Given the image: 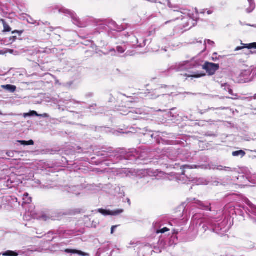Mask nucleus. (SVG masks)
<instances>
[{
	"label": "nucleus",
	"mask_w": 256,
	"mask_h": 256,
	"mask_svg": "<svg viewBox=\"0 0 256 256\" xmlns=\"http://www.w3.org/2000/svg\"><path fill=\"white\" fill-rule=\"evenodd\" d=\"M30 112H36L34 110H32V111H30Z\"/></svg>",
	"instance_id": "c85d7f7f"
},
{
	"label": "nucleus",
	"mask_w": 256,
	"mask_h": 256,
	"mask_svg": "<svg viewBox=\"0 0 256 256\" xmlns=\"http://www.w3.org/2000/svg\"><path fill=\"white\" fill-rule=\"evenodd\" d=\"M252 72V70L250 68L247 67L242 70L238 74L240 82H246L250 81L249 76L251 74Z\"/></svg>",
	"instance_id": "f257e3e1"
},
{
	"label": "nucleus",
	"mask_w": 256,
	"mask_h": 256,
	"mask_svg": "<svg viewBox=\"0 0 256 256\" xmlns=\"http://www.w3.org/2000/svg\"><path fill=\"white\" fill-rule=\"evenodd\" d=\"M24 117L26 118L28 116H40V117H46L47 114H39L38 113L36 112V113H24Z\"/></svg>",
	"instance_id": "0eeeda50"
},
{
	"label": "nucleus",
	"mask_w": 256,
	"mask_h": 256,
	"mask_svg": "<svg viewBox=\"0 0 256 256\" xmlns=\"http://www.w3.org/2000/svg\"><path fill=\"white\" fill-rule=\"evenodd\" d=\"M201 206L203 207H204V210H210V206H204L203 205V204L202 203H201Z\"/></svg>",
	"instance_id": "412c9836"
},
{
	"label": "nucleus",
	"mask_w": 256,
	"mask_h": 256,
	"mask_svg": "<svg viewBox=\"0 0 256 256\" xmlns=\"http://www.w3.org/2000/svg\"><path fill=\"white\" fill-rule=\"evenodd\" d=\"M123 210L118 209L113 211L100 208L98 212L104 216H117L123 212Z\"/></svg>",
	"instance_id": "7ed1b4c3"
},
{
	"label": "nucleus",
	"mask_w": 256,
	"mask_h": 256,
	"mask_svg": "<svg viewBox=\"0 0 256 256\" xmlns=\"http://www.w3.org/2000/svg\"><path fill=\"white\" fill-rule=\"evenodd\" d=\"M2 22H3L4 28V31L5 32H10L11 30L10 27L7 24H6V22L4 20H2Z\"/></svg>",
	"instance_id": "4468645a"
},
{
	"label": "nucleus",
	"mask_w": 256,
	"mask_h": 256,
	"mask_svg": "<svg viewBox=\"0 0 256 256\" xmlns=\"http://www.w3.org/2000/svg\"><path fill=\"white\" fill-rule=\"evenodd\" d=\"M2 88L4 90H6L11 92H14L16 90V86L14 85L11 84H7V85H2Z\"/></svg>",
	"instance_id": "423d86ee"
},
{
	"label": "nucleus",
	"mask_w": 256,
	"mask_h": 256,
	"mask_svg": "<svg viewBox=\"0 0 256 256\" xmlns=\"http://www.w3.org/2000/svg\"><path fill=\"white\" fill-rule=\"evenodd\" d=\"M12 38L13 39V41H14V40H16V36H13V37Z\"/></svg>",
	"instance_id": "bb28decb"
},
{
	"label": "nucleus",
	"mask_w": 256,
	"mask_h": 256,
	"mask_svg": "<svg viewBox=\"0 0 256 256\" xmlns=\"http://www.w3.org/2000/svg\"><path fill=\"white\" fill-rule=\"evenodd\" d=\"M23 200L24 204H30L32 202V198L28 194L26 193L24 194Z\"/></svg>",
	"instance_id": "9d476101"
},
{
	"label": "nucleus",
	"mask_w": 256,
	"mask_h": 256,
	"mask_svg": "<svg viewBox=\"0 0 256 256\" xmlns=\"http://www.w3.org/2000/svg\"><path fill=\"white\" fill-rule=\"evenodd\" d=\"M66 252L68 253H72V254H78L80 255H82L83 256H88V254L86 253H84L82 251L80 250H69L67 249L66 250Z\"/></svg>",
	"instance_id": "6e6552de"
},
{
	"label": "nucleus",
	"mask_w": 256,
	"mask_h": 256,
	"mask_svg": "<svg viewBox=\"0 0 256 256\" xmlns=\"http://www.w3.org/2000/svg\"><path fill=\"white\" fill-rule=\"evenodd\" d=\"M246 152L242 150H240L238 151H235L232 152V155L234 156H241V157H243L245 156Z\"/></svg>",
	"instance_id": "1a4fd4ad"
},
{
	"label": "nucleus",
	"mask_w": 256,
	"mask_h": 256,
	"mask_svg": "<svg viewBox=\"0 0 256 256\" xmlns=\"http://www.w3.org/2000/svg\"><path fill=\"white\" fill-rule=\"evenodd\" d=\"M184 168H193L194 167V166H187V165H186V166H183Z\"/></svg>",
	"instance_id": "393cba45"
},
{
	"label": "nucleus",
	"mask_w": 256,
	"mask_h": 256,
	"mask_svg": "<svg viewBox=\"0 0 256 256\" xmlns=\"http://www.w3.org/2000/svg\"><path fill=\"white\" fill-rule=\"evenodd\" d=\"M204 13L207 14H211L212 13V11L210 10H206L204 12Z\"/></svg>",
	"instance_id": "6ab92c4d"
},
{
	"label": "nucleus",
	"mask_w": 256,
	"mask_h": 256,
	"mask_svg": "<svg viewBox=\"0 0 256 256\" xmlns=\"http://www.w3.org/2000/svg\"><path fill=\"white\" fill-rule=\"evenodd\" d=\"M205 44L206 45L208 44V45L212 46H214V43L212 41H211L210 40H207L205 41Z\"/></svg>",
	"instance_id": "f3484780"
},
{
	"label": "nucleus",
	"mask_w": 256,
	"mask_h": 256,
	"mask_svg": "<svg viewBox=\"0 0 256 256\" xmlns=\"http://www.w3.org/2000/svg\"><path fill=\"white\" fill-rule=\"evenodd\" d=\"M221 86L224 90L228 91V93L232 96V97H230L231 98L236 99L238 98V96L236 94H233L232 90L228 84L225 83L222 84Z\"/></svg>",
	"instance_id": "20e7f679"
},
{
	"label": "nucleus",
	"mask_w": 256,
	"mask_h": 256,
	"mask_svg": "<svg viewBox=\"0 0 256 256\" xmlns=\"http://www.w3.org/2000/svg\"><path fill=\"white\" fill-rule=\"evenodd\" d=\"M22 32H23L22 30H21V31L14 30L12 32V34L17 33V34H18L20 35L22 34Z\"/></svg>",
	"instance_id": "4be33fe9"
},
{
	"label": "nucleus",
	"mask_w": 256,
	"mask_h": 256,
	"mask_svg": "<svg viewBox=\"0 0 256 256\" xmlns=\"http://www.w3.org/2000/svg\"><path fill=\"white\" fill-rule=\"evenodd\" d=\"M218 68V64L208 62L202 66V68L205 70L209 75L214 74Z\"/></svg>",
	"instance_id": "f03ea898"
},
{
	"label": "nucleus",
	"mask_w": 256,
	"mask_h": 256,
	"mask_svg": "<svg viewBox=\"0 0 256 256\" xmlns=\"http://www.w3.org/2000/svg\"><path fill=\"white\" fill-rule=\"evenodd\" d=\"M254 99H256V94L254 96Z\"/></svg>",
	"instance_id": "cd10ccee"
},
{
	"label": "nucleus",
	"mask_w": 256,
	"mask_h": 256,
	"mask_svg": "<svg viewBox=\"0 0 256 256\" xmlns=\"http://www.w3.org/2000/svg\"><path fill=\"white\" fill-rule=\"evenodd\" d=\"M205 76V74L204 73H198V72H194L193 75H192L190 76L196 78H198L202 77L203 76Z\"/></svg>",
	"instance_id": "ddd939ff"
},
{
	"label": "nucleus",
	"mask_w": 256,
	"mask_h": 256,
	"mask_svg": "<svg viewBox=\"0 0 256 256\" xmlns=\"http://www.w3.org/2000/svg\"><path fill=\"white\" fill-rule=\"evenodd\" d=\"M12 52H13V50H8V52H10V53H11V54H12Z\"/></svg>",
	"instance_id": "a878e982"
},
{
	"label": "nucleus",
	"mask_w": 256,
	"mask_h": 256,
	"mask_svg": "<svg viewBox=\"0 0 256 256\" xmlns=\"http://www.w3.org/2000/svg\"><path fill=\"white\" fill-rule=\"evenodd\" d=\"M249 2H250V10L248 11V12H252V10H254V4L252 3V0H248Z\"/></svg>",
	"instance_id": "a211bd4d"
},
{
	"label": "nucleus",
	"mask_w": 256,
	"mask_h": 256,
	"mask_svg": "<svg viewBox=\"0 0 256 256\" xmlns=\"http://www.w3.org/2000/svg\"><path fill=\"white\" fill-rule=\"evenodd\" d=\"M117 226H112L111 228V234H112L114 232V230L116 228Z\"/></svg>",
	"instance_id": "b1692460"
},
{
	"label": "nucleus",
	"mask_w": 256,
	"mask_h": 256,
	"mask_svg": "<svg viewBox=\"0 0 256 256\" xmlns=\"http://www.w3.org/2000/svg\"><path fill=\"white\" fill-rule=\"evenodd\" d=\"M41 218H42V220L44 221H46L48 220V218L46 215H43V216H42Z\"/></svg>",
	"instance_id": "5701e85b"
},
{
	"label": "nucleus",
	"mask_w": 256,
	"mask_h": 256,
	"mask_svg": "<svg viewBox=\"0 0 256 256\" xmlns=\"http://www.w3.org/2000/svg\"><path fill=\"white\" fill-rule=\"evenodd\" d=\"M169 230L166 228H164L159 230H157L156 232V233L158 234V233H162V234H163V233H164L165 232H168V231Z\"/></svg>",
	"instance_id": "dca6fc26"
},
{
	"label": "nucleus",
	"mask_w": 256,
	"mask_h": 256,
	"mask_svg": "<svg viewBox=\"0 0 256 256\" xmlns=\"http://www.w3.org/2000/svg\"><path fill=\"white\" fill-rule=\"evenodd\" d=\"M18 142L20 143L22 145L26 146V145H33L34 144V142L32 140H30L28 141H24V140H18Z\"/></svg>",
	"instance_id": "f8f14e48"
},
{
	"label": "nucleus",
	"mask_w": 256,
	"mask_h": 256,
	"mask_svg": "<svg viewBox=\"0 0 256 256\" xmlns=\"http://www.w3.org/2000/svg\"><path fill=\"white\" fill-rule=\"evenodd\" d=\"M4 256H18V254L13 251L8 250L2 254Z\"/></svg>",
	"instance_id": "9b49d317"
},
{
	"label": "nucleus",
	"mask_w": 256,
	"mask_h": 256,
	"mask_svg": "<svg viewBox=\"0 0 256 256\" xmlns=\"http://www.w3.org/2000/svg\"><path fill=\"white\" fill-rule=\"evenodd\" d=\"M117 50H118V52L120 53H122L124 52V50L122 48H120L119 46L118 47Z\"/></svg>",
	"instance_id": "aec40b11"
},
{
	"label": "nucleus",
	"mask_w": 256,
	"mask_h": 256,
	"mask_svg": "<svg viewBox=\"0 0 256 256\" xmlns=\"http://www.w3.org/2000/svg\"><path fill=\"white\" fill-rule=\"evenodd\" d=\"M242 46H238L235 48V51H238L241 50L244 48H246L248 49H256V42H253L248 44H242Z\"/></svg>",
	"instance_id": "39448f33"
},
{
	"label": "nucleus",
	"mask_w": 256,
	"mask_h": 256,
	"mask_svg": "<svg viewBox=\"0 0 256 256\" xmlns=\"http://www.w3.org/2000/svg\"><path fill=\"white\" fill-rule=\"evenodd\" d=\"M216 169L220 170H228L230 169V168L226 166H217Z\"/></svg>",
	"instance_id": "2eb2a0df"
}]
</instances>
